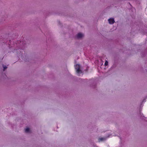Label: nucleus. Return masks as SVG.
Returning <instances> with one entry per match:
<instances>
[{
    "mask_svg": "<svg viewBox=\"0 0 147 147\" xmlns=\"http://www.w3.org/2000/svg\"><path fill=\"white\" fill-rule=\"evenodd\" d=\"M75 67L76 70V72L78 73L81 72V71L80 69V66L79 64H77L75 65Z\"/></svg>",
    "mask_w": 147,
    "mask_h": 147,
    "instance_id": "obj_1",
    "label": "nucleus"
},
{
    "mask_svg": "<svg viewBox=\"0 0 147 147\" xmlns=\"http://www.w3.org/2000/svg\"><path fill=\"white\" fill-rule=\"evenodd\" d=\"M83 36V34L79 33H78L76 35V37L77 38H79L82 37Z\"/></svg>",
    "mask_w": 147,
    "mask_h": 147,
    "instance_id": "obj_2",
    "label": "nucleus"
},
{
    "mask_svg": "<svg viewBox=\"0 0 147 147\" xmlns=\"http://www.w3.org/2000/svg\"><path fill=\"white\" fill-rule=\"evenodd\" d=\"M108 21L110 24H112L115 22L114 19L112 18H110L108 20Z\"/></svg>",
    "mask_w": 147,
    "mask_h": 147,
    "instance_id": "obj_3",
    "label": "nucleus"
},
{
    "mask_svg": "<svg viewBox=\"0 0 147 147\" xmlns=\"http://www.w3.org/2000/svg\"><path fill=\"white\" fill-rule=\"evenodd\" d=\"M30 131V129L28 128H26L25 129V132L26 133H28Z\"/></svg>",
    "mask_w": 147,
    "mask_h": 147,
    "instance_id": "obj_4",
    "label": "nucleus"
},
{
    "mask_svg": "<svg viewBox=\"0 0 147 147\" xmlns=\"http://www.w3.org/2000/svg\"><path fill=\"white\" fill-rule=\"evenodd\" d=\"M108 65V62L107 61H105V66H106Z\"/></svg>",
    "mask_w": 147,
    "mask_h": 147,
    "instance_id": "obj_5",
    "label": "nucleus"
},
{
    "mask_svg": "<svg viewBox=\"0 0 147 147\" xmlns=\"http://www.w3.org/2000/svg\"><path fill=\"white\" fill-rule=\"evenodd\" d=\"M3 71H4L7 68V67L6 66H3Z\"/></svg>",
    "mask_w": 147,
    "mask_h": 147,
    "instance_id": "obj_6",
    "label": "nucleus"
},
{
    "mask_svg": "<svg viewBox=\"0 0 147 147\" xmlns=\"http://www.w3.org/2000/svg\"><path fill=\"white\" fill-rule=\"evenodd\" d=\"M19 42H20V43L21 42V41H19Z\"/></svg>",
    "mask_w": 147,
    "mask_h": 147,
    "instance_id": "obj_7",
    "label": "nucleus"
},
{
    "mask_svg": "<svg viewBox=\"0 0 147 147\" xmlns=\"http://www.w3.org/2000/svg\"><path fill=\"white\" fill-rule=\"evenodd\" d=\"M101 140H102V138H101Z\"/></svg>",
    "mask_w": 147,
    "mask_h": 147,
    "instance_id": "obj_8",
    "label": "nucleus"
}]
</instances>
